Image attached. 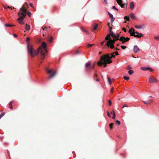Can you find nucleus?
<instances>
[{"mask_svg":"<svg viewBox=\"0 0 159 159\" xmlns=\"http://www.w3.org/2000/svg\"><path fill=\"white\" fill-rule=\"evenodd\" d=\"M13 8H14V7H12V8L11 7V9H12Z\"/></svg>","mask_w":159,"mask_h":159,"instance_id":"obj_62","label":"nucleus"},{"mask_svg":"<svg viewBox=\"0 0 159 159\" xmlns=\"http://www.w3.org/2000/svg\"><path fill=\"white\" fill-rule=\"evenodd\" d=\"M30 40V38L27 37L26 38V42L27 43V50L28 53L31 56L33 57L37 55L39 52L40 50L41 49L40 47H39L38 49L36 50H34L33 48L29 45V41Z\"/></svg>","mask_w":159,"mask_h":159,"instance_id":"obj_3","label":"nucleus"},{"mask_svg":"<svg viewBox=\"0 0 159 159\" xmlns=\"http://www.w3.org/2000/svg\"><path fill=\"white\" fill-rule=\"evenodd\" d=\"M119 34H117L116 36L115 35V37H114V38L116 39V40H118L119 39Z\"/></svg>","mask_w":159,"mask_h":159,"instance_id":"obj_18","label":"nucleus"},{"mask_svg":"<svg viewBox=\"0 0 159 159\" xmlns=\"http://www.w3.org/2000/svg\"><path fill=\"white\" fill-rule=\"evenodd\" d=\"M20 11L21 12H18V15L20 18L17 19L19 23L21 25L24 24L23 20L25 18V16L27 13V10L25 8H23L22 7L20 8Z\"/></svg>","mask_w":159,"mask_h":159,"instance_id":"obj_4","label":"nucleus"},{"mask_svg":"<svg viewBox=\"0 0 159 159\" xmlns=\"http://www.w3.org/2000/svg\"><path fill=\"white\" fill-rule=\"evenodd\" d=\"M108 14L109 15L110 17L111 18L114 17L112 14L110 12H108Z\"/></svg>","mask_w":159,"mask_h":159,"instance_id":"obj_26","label":"nucleus"},{"mask_svg":"<svg viewBox=\"0 0 159 159\" xmlns=\"http://www.w3.org/2000/svg\"><path fill=\"white\" fill-rule=\"evenodd\" d=\"M107 80L108 81V82L109 84H111V80L110 79V78L109 77H107Z\"/></svg>","mask_w":159,"mask_h":159,"instance_id":"obj_29","label":"nucleus"},{"mask_svg":"<svg viewBox=\"0 0 159 159\" xmlns=\"http://www.w3.org/2000/svg\"><path fill=\"white\" fill-rule=\"evenodd\" d=\"M25 29L26 30H30V27L29 25L26 24V26L25 27Z\"/></svg>","mask_w":159,"mask_h":159,"instance_id":"obj_17","label":"nucleus"},{"mask_svg":"<svg viewBox=\"0 0 159 159\" xmlns=\"http://www.w3.org/2000/svg\"><path fill=\"white\" fill-rule=\"evenodd\" d=\"M152 100L151 99L147 101H143V102L145 104L147 105L148 104H150Z\"/></svg>","mask_w":159,"mask_h":159,"instance_id":"obj_15","label":"nucleus"},{"mask_svg":"<svg viewBox=\"0 0 159 159\" xmlns=\"http://www.w3.org/2000/svg\"><path fill=\"white\" fill-rule=\"evenodd\" d=\"M134 72V71L132 70H129L128 71V73L129 75H132Z\"/></svg>","mask_w":159,"mask_h":159,"instance_id":"obj_19","label":"nucleus"},{"mask_svg":"<svg viewBox=\"0 0 159 159\" xmlns=\"http://www.w3.org/2000/svg\"><path fill=\"white\" fill-rule=\"evenodd\" d=\"M124 19H126L127 21H129V17L128 16H126L124 17Z\"/></svg>","mask_w":159,"mask_h":159,"instance_id":"obj_22","label":"nucleus"},{"mask_svg":"<svg viewBox=\"0 0 159 159\" xmlns=\"http://www.w3.org/2000/svg\"><path fill=\"white\" fill-rule=\"evenodd\" d=\"M40 55H41V58L43 60L45 57V53L42 52H41L40 53Z\"/></svg>","mask_w":159,"mask_h":159,"instance_id":"obj_13","label":"nucleus"},{"mask_svg":"<svg viewBox=\"0 0 159 159\" xmlns=\"http://www.w3.org/2000/svg\"><path fill=\"white\" fill-rule=\"evenodd\" d=\"M30 6L31 7H33V4L31 3H30Z\"/></svg>","mask_w":159,"mask_h":159,"instance_id":"obj_48","label":"nucleus"},{"mask_svg":"<svg viewBox=\"0 0 159 159\" xmlns=\"http://www.w3.org/2000/svg\"><path fill=\"white\" fill-rule=\"evenodd\" d=\"M5 26L7 27H11L13 26L12 25H10L8 24H7L5 25Z\"/></svg>","mask_w":159,"mask_h":159,"instance_id":"obj_25","label":"nucleus"},{"mask_svg":"<svg viewBox=\"0 0 159 159\" xmlns=\"http://www.w3.org/2000/svg\"><path fill=\"white\" fill-rule=\"evenodd\" d=\"M125 38L124 37H120V39L118 40H119L120 41H122L125 40Z\"/></svg>","mask_w":159,"mask_h":159,"instance_id":"obj_20","label":"nucleus"},{"mask_svg":"<svg viewBox=\"0 0 159 159\" xmlns=\"http://www.w3.org/2000/svg\"><path fill=\"white\" fill-rule=\"evenodd\" d=\"M121 47L123 49H125L126 48L125 46H121Z\"/></svg>","mask_w":159,"mask_h":159,"instance_id":"obj_36","label":"nucleus"},{"mask_svg":"<svg viewBox=\"0 0 159 159\" xmlns=\"http://www.w3.org/2000/svg\"><path fill=\"white\" fill-rule=\"evenodd\" d=\"M13 36L15 37H16L17 36V35L15 34H14Z\"/></svg>","mask_w":159,"mask_h":159,"instance_id":"obj_52","label":"nucleus"},{"mask_svg":"<svg viewBox=\"0 0 159 159\" xmlns=\"http://www.w3.org/2000/svg\"><path fill=\"white\" fill-rule=\"evenodd\" d=\"M114 52L111 54V56H110L109 54L104 55L103 56L101 57V60L98 63V65L100 66L103 65L104 67L107 66V64H110L112 62L111 59L112 57L115 58V55Z\"/></svg>","mask_w":159,"mask_h":159,"instance_id":"obj_1","label":"nucleus"},{"mask_svg":"<svg viewBox=\"0 0 159 159\" xmlns=\"http://www.w3.org/2000/svg\"><path fill=\"white\" fill-rule=\"evenodd\" d=\"M116 123L118 125H120V122L118 120H117L116 121Z\"/></svg>","mask_w":159,"mask_h":159,"instance_id":"obj_34","label":"nucleus"},{"mask_svg":"<svg viewBox=\"0 0 159 159\" xmlns=\"http://www.w3.org/2000/svg\"><path fill=\"white\" fill-rule=\"evenodd\" d=\"M12 108H13L12 106H10V108L11 109H12Z\"/></svg>","mask_w":159,"mask_h":159,"instance_id":"obj_57","label":"nucleus"},{"mask_svg":"<svg viewBox=\"0 0 159 159\" xmlns=\"http://www.w3.org/2000/svg\"><path fill=\"white\" fill-rule=\"evenodd\" d=\"M104 42H105V41H103V42H101V45H103V43H104Z\"/></svg>","mask_w":159,"mask_h":159,"instance_id":"obj_49","label":"nucleus"},{"mask_svg":"<svg viewBox=\"0 0 159 159\" xmlns=\"http://www.w3.org/2000/svg\"><path fill=\"white\" fill-rule=\"evenodd\" d=\"M149 82L150 83H157V80L156 78H152L150 77L149 79Z\"/></svg>","mask_w":159,"mask_h":159,"instance_id":"obj_7","label":"nucleus"},{"mask_svg":"<svg viewBox=\"0 0 159 159\" xmlns=\"http://www.w3.org/2000/svg\"><path fill=\"white\" fill-rule=\"evenodd\" d=\"M94 65H93L92 66V69H93V68H94Z\"/></svg>","mask_w":159,"mask_h":159,"instance_id":"obj_59","label":"nucleus"},{"mask_svg":"<svg viewBox=\"0 0 159 159\" xmlns=\"http://www.w3.org/2000/svg\"><path fill=\"white\" fill-rule=\"evenodd\" d=\"M81 29L83 30V31H84V32H86L87 33H88V31L87 30H85L83 28L81 27Z\"/></svg>","mask_w":159,"mask_h":159,"instance_id":"obj_33","label":"nucleus"},{"mask_svg":"<svg viewBox=\"0 0 159 159\" xmlns=\"http://www.w3.org/2000/svg\"><path fill=\"white\" fill-rule=\"evenodd\" d=\"M111 36L113 37H115V34L113 33V32H111V33L107 35L105 38L106 40H108L106 43L105 45V46H107L108 47L110 48L111 49H113L114 48V43H115V40L112 39L109 36Z\"/></svg>","mask_w":159,"mask_h":159,"instance_id":"obj_2","label":"nucleus"},{"mask_svg":"<svg viewBox=\"0 0 159 159\" xmlns=\"http://www.w3.org/2000/svg\"><path fill=\"white\" fill-rule=\"evenodd\" d=\"M12 102H11L9 103V105H10V106H12Z\"/></svg>","mask_w":159,"mask_h":159,"instance_id":"obj_47","label":"nucleus"},{"mask_svg":"<svg viewBox=\"0 0 159 159\" xmlns=\"http://www.w3.org/2000/svg\"><path fill=\"white\" fill-rule=\"evenodd\" d=\"M141 69L143 70H149L150 71H152V70L149 67H143L141 68Z\"/></svg>","mask_w":159,"mask_h":159,"instance_id":"obj_10","label":"nucleus"},{"mask_svg":"<svg viewBox=\"0 0 159 159\" xmlns=\"http://www.w3.org/2000/svg\"><path fill=\"white\" fill-rule=\"evenodd\" d=\"M130 39L129 38L127 37L126 38H125V40L126 41H128Z\"/></svg>","mask_w":159,"mask_h":159,"instance_id":"obj_41","label":"nucleus"},{"mask_svg":"<svg viewBox=\"0 0 159 159\" xmlns=\"http://www.w3.org/2000/svg\"><path fill=\"white\" fill-rule=\"evenodd\" d=\"M107 116H108L109 117H111V116H110V113H109V112H108V111H107Z\"/></svg>","mask_w":159,"mask_h":159,"instance_id":"obj_45","label":"nucleus"},{"mask_svg":"<svg viewBox=\"0 0 159 159\" xmlns=\"http://www.w3.org/2000/svg\"><path fill=\"white\" fill-rule=\"evenodd\" d=\"M46 70L48 73L52 74L49 77L48 79H50L54 76L56 73V71L52 72V69L48 70L47 68H46Z\"/></svg>","mask_w":159,"mask_h":159,"instance_id":"obj_5","label":"nucleus"},{"mask_svg":"<svg viewBox=\"0 0 159 159\" xmlns=\"http://www.w3.org/2000/svg\"><path fill=\"white\" fill-rule=\"evenodd\" d=\"M94 76H95V77H97V75L96 74H95L94 75Z\"/></svg>","mask_w":159,"mask_h":159,"instance_id":"obj_58","label":"nucleus"},{"mask_svg":"<svg viewBox=\"0 0 159 159\" xmlns=\"http://www.w3.org/2000/svg\"><path fill=\"white\" fill-rule=\"evenodd\" d=\"M113 125V123H111L109 124V127L110 129H112V126Z\"/></svg>","mask_w":159,"mask_h":159,"instance_id":"obj_23","label":"nucleus"},{"mask_svg":"<svg viewBox=\"0 0 159 159\" xmlns=\"http://www.w3.org/2000/svg\"><path fill=\"white\" fill-rule=\"evenodd\" d=\"M94 44H88V48H89V47H91V46L93 45Z\"/></svg>","mask_w":159,"mask_h":159,"instance_id":"obj_37","label":"nucleus"},{"mask_svg":"<svg viewBox=\"0 0 159 159\" xmlns=\"http://www.w3.org/2000/svg\"><path fill=\"white\" fill-rule=\"evenodd\" d=\"M123 78L125 80H128L129 79V77L126 76H124Z\"/></svg>","mask_w":159,"mask_h":159,"instance_id":"obj_24","label":"nucleus"},{"mask_svg":"<svg viewBox=\"0 0 159 159\" xmlns=\"http://www.w3.org/2000/svg\"><path fill=\"white\" fill-rule=\"evenodd\" d=\"M98 25L97 24L96 25H95L94 26V30H96L98 28Z\"/></svg>","mask_w":159,"mask_h":159,"instance_id":"obj_35","label":"nucleus"},{"mask_svg":"<svg viewBox=\"0 0 159 159\" xmlns=\"http://www.w3.org/2000/svg\"><path fill=\"white\" fill-rule=\"evenodd\" d=\"M135 27L138 29H141L142 28V26L141 25H136L135 26Z\"/></svg>","mask_w":159,"mask_h":159,"instance_id":"obj_21","label":"nucleus"},{"mask_svg":"<svg viewBox=\"0 0 159 159\" xmlns=\"http://www.w3.org/2000/svg\"><path fill=\"white\" fill-rule=\"evenodd\" d=\"M112 8L113 9L116 10V11H118V9L115 6H113Z\"/></svg>","mask_w":159,"mask_h":159,"instance_id":"obj_39","label":"nucleus"},{"mask_svg":"<svg viewBox=\"0 0 159 159\" xmlns=\"http://www.w3.org/2000/svg\"><path fill=\"white\" fill-rule=\"evenodd\" d=\"M28 15L29 17H30L31 16V13L30 12H29L28 13Z\"/></svg>","mask_w":159,"mask_h":159,"instance_id":"obj_43","label":"nucleus"},{"mask_svg":"<svg viewBox=\"0 0 159 159\" xmlns=\"http://www.w3.org/2000/svg\"><path fill=\"white\" fill-rule=\"evenodd\" d=\"M90 65V63L89 62H87L86 63L85 66L86 67H88Z\"/></svg>","mask_w":159,"mask_h":159,"instance_id":"obj_32","label":"nucleus"},{"mask_svg":"<svg viewBox=\"0 0 159 159\" xmlns=\"http://www.w3.org/2000/svg\"><path fill=\"white\" fill-rule=\"evenodd\" d=\"M5 114V113L4 112L0 114V116L1 117H2V116H4Z\"/></svg>","mask_w":159,"mask_h":159,"instance_id":"obj_31","label":"nucleus"},{"mask_svg":"<svg viewBox=\"0 0 159 159\" xmlns=\"http://www.w3.org/2000/svg\"><path fill=\"white\" fill-rule=\"evenodd\" d=\"M129 6L130 9H133L134 7V3L132 2H131L130 3Z\"/></svg>","mask_w":159,"mask_h":159,"instance_id":"obj_16","label":"nucleus"},{"mask_svg":"<svg viewBox=\"0 0 159 159\" xmlns=\"http://www.w3.org/2000/svg\"><path fill=\"white\" fill-rule=\"evenodd\" d=\"M115 50H119L120 49H119L117 48H115Z\"/></svg>","mask_w":159,"mask_h":159,"instance_id":"obj_55","label":"nucleus"},{"mask_svg":"<svg viewBox=\"0 0 159 159\" xmlns=\"http://www.w3.org/2000/svg\"><path fill=\"white\" fill-rule=\"evenodd\" d=\"M46 44L45 42H43L42 43V46L43 48L46 52H47V51L46 49Z\"/></svg>","mask_w":159,"mask_h":159,"instance_id":"obj_12","label":"nucleus"},{"mask_svg":"<svg viewBox=\"0 0 159 159\" xmlns=\"http://www.w3.org/2000/svg\"><path fill=\"white\" fill-rule=\"evenodd\" d=\"M123 30L125 32H126V29L125 28H123Z\"/></svg>","mask_w":159,"mask_h":159,"instance_id":"obj_53","label":"nucleus"},{"mask_svg":"<svg viewBox=\"0 0 159 159\" xmlns=\"http://www.w3.org/2000/svg\"><path fill=\"white\" fill-rule=\"evenodd\" d=\"M114 53L115 54H116V55H117H117H119V54H118V52H114Z\"/></svg>","mask_w":159,"mask_h":159,"instance_id":"obj_46","label":"nucleus"},{"mask_svg":"<svg viewBox=\"0 0 159 159\" xmlns=\"http://www.w3.org/2000/svg\"><path fill=\"white\" fill-rule=\"evenodd\" d=\"M134 31V29L132 28L129 30V33L130 34L131 36H133L134 35V34H135V32Z\"/></svg>","mask_w":159,"mask_h":159,"instance_id":"obj_8","label":"nucleus"},{"mask_svg":"<svg viewBox=\"0 0 159 159\" xmlns=\"http://www.w3.org/2000/svg\"><path fill=\"white\" fill-rule=\"evenodd\" d=\"M53 38L52 37H51L49 39V42L51 43L52 42Z\"/></svg>","mask_w":159,"mask_h":159,"instance_id":"obj_30","label":"nucleus"},{"mask_svg":"<svg viewBox=\"0 0 159 159\" xmlns=\"http://www.w3.org/2000/svg\"><path fill=\"white\" fill-rule=\"evenodd\" d=\"M113 116L112 117V118L113 119H115V117H116V114L114 111H113Z\"/></svg>","mask_w":159,"mask_h":159,"instance_id":"obj_28","label":"nucleus"},{"mask_svg":"<svg viewBox=\"0 0 159 159\" xmlns=\"http://www.w3.org/2000/svg\"><path fill=\"white\" fill-rule=\"evenodd\" d=\"M139 49L137 45H135L134 46V53H137L139 51Z\"/></svg>","mask_w":159,"mask_h":159,"instance_id":"obj_11","label":"nucleus"},{"mask_svg":"<svg viewBox=\"0 0 159 159\" xmlns=\"http://www.w3.org/2000/svg\"><path fill=\"white\" fill-rule=\"evenodd\" d=\"M131 69V67H130V66H128L126 68L127 70L130 69Z\"/></svg>","mask_w":159,"mask_h":159,"instance_id":"obj_40","label":"nucleus"},{"mask_svg":"<svg viewBox=\"0 0 159 159\" xmlns=\"http://www.w3.org/2000/svg\"><path fill=\"white\" fill-rule=\"evenodd\" d=\"M104 1L106 4H107V0H104Z\"/></svg>","mask_w":159,"mask_h":159,"instance_id":"obj_54","label":"nucleus"},{"mask_svg":"<svg viewBox=\"0 0 159 159\" xmlns=\"http://www.w3.org/2000/svg\"><path fill=\"white\" fill-rule=\"evenodd\" d=\"M130 16L131 18L133 20H135L136 19V18L135 17L134 14L133 13H131L130 14Z\"/></svg>","mask_w":159,"mask_h":159,"instance_id":"obj_14","label":"nucleus"},{"mask_svg":"<svg viewBox=\"0 0 159 159\" xmlns=\"http://www.w3.org/2000/svg\"><path fill=\"white\" fill-rule=\"evenodd\" d=\"M136 33V34H137V35H135V34H134V35L133 36H134V37H137V38H140L142 36H143V35L140 33H139V32H135V34Z\"/></svg>","mask_w":159,"mask_h":159,"instance_id":"obj_9","label":"nucleus"},{"mask_svg":"<svg viewBox=\"0 0 159 159\" xmlns=\"http://www.w3.org/2000/svg\"><path fill=\"white\" fill-rule=\"evenodd\" d=\"M116 2L121 7L123 8L125 7V5L126 6L125 4L122 3V0H116Z\"/></svg>","mask_w":159,"mask_h":159,"instance_id":"obj_6","label":"nucleus"},{"mask_svg":"<svg viewBox=\"0 0 159 159\" xmlns=\"http://www.w3.org/2000/svg\"><path fill=\"white\" fill-rule=\"evenodd\" d=\"M111 114H113V111H111Z\"/></svg>","mask_w":159,"mask_h":159,"instance_id":"obj_61","label":"nucleus"},{"mask_svg":"<svg viewBox=\"0 0 159 159\" xmlns=\"http://www.w3.org/2000/svg\"><path fill=\"white\" fill-rule=\"evenodd\" d=\"M42 29H43V30H44V29H43V28H42Z\"/></svg>","mask_w":159,"mask_h":159,"instance_id":"obj_63","label":"nucleus"},{"mask_svg":"<svg viewBox=\"0 0 159 159\" xmlns=\"http://www.w3.org/2000/svg\"><path fill=\"white\" fill-rule=\"evenodd\" d=\"M122 41V43L123 44H124L125 43V40H122L121 41Z\"/></svg>","mask_w":159,"mask_h":159,"instance_id":"obj_50","label":"nucleus"},{"mask_svg":"<svg viewBox=\"0 0 159 159\" xmlns=\"http://www.w3.org/2000/svg\"><path fill=\"white\" fill-rule=\"evenodd\" d=\"M101 53H102V52H99V54H101Z\"/></svg>","mask_w":159,"mask_h":159,"instance_id":"obj_60","label":"nucleus"},{"mask_svg":"<svg viewBox=\"0 0 159 159\" xmlns=\"http://www.w3.org/2000/svg\"><path fill=\"white\" fill-rule=\"evenodd\" d=\"M115 20V18L114 17L112 18H111V24L113 23V22Z\"/></svg>","mask_w":159,"mask_h":159,"instance_id":"obj_27","label":"nucleus"},{"mask_svg":"<svg viewBox=\"0 0 159 159\" xmlns=\"http://www.w3.org/2000/svg\"><path fill=\"white\" fill-rule=\"evenodd\" d=\"M112 30V28L110 27L109 28V32H111V30Z\"/></svg>","mask_w":159,"mask_h":159,"instance_id":"obj_51","label":"nucleus"},{"mask_svg":"<svg viewBox=\"0 0 159 159\" xmlns=\"http://www.w3.org/2000/svg\"><path fill=\"white\" fill-rule=\"evenodd\" d=\"M96 81H99V79H97L96 80Z\"/></svg>","mask_w":159,"mask_h":159,"instance_id":"obj_56","label":"nucleus"},{"mask_svg":"<svg viewBox=\"0 0 159 159\" xmlns=\"http://www.w3.org/2000/svg\"><path fill=\"white\" fill-rule=\"evenodd\" d=\"M108 103H109V104L110 106H111V101L110 100H108Z\"/></svg>","mask_w":159,"mask_h":159,"instance_id":"obj_38","label":"nucleus"},{"mask_svg":"<svg viewBox=\"0 0 159 159\" xmlns=\"http://www.w3.org/2000/svg\"><path fill=\"white\" fill-rule=\"evenodd\" d=\"M155 39H157V40H159V36H155Z\"/></svg>","mask_w":159,"mask_h":159,"instance_id":"obj_42","label":"nucleus"},{"mask_svg":"<svg viewBox=\"0 0 159 159\" xmlns=\"http://www.w3.org/2000/svg\"><path fill=\"white\" fill-rule=\"evenodd\" d=\"M111 92L112 93L113 92V88H112L111 90Z\"/></svg>","mask_w":159,"mask_h":159,"instance_id":"obj_44","label":"nucleus"},{"mask_svg":"<svg viewBox=\"0 0 159 159\" xmlns=\"http://www.w3.org/2000/svg\"><path fill=\"white\" fill-rule=\"evenodd\" d=\"M127 107V106H123V107Z\"/></svg>","mask_w":159,"mask_h":159,"instance_id":"obj_64","label":"nucleus"}]
</instances>
